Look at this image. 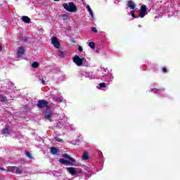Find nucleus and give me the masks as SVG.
Wrapping results in <instances>:
<instances>
[{"label":"nucleus","instance_id":"obj_1","mask_svg":"<svg viewBox=\"0 0 180 180\" xmlns=\"http://www.w3.org/2000/svg\"><path fill=\"white\" fill-rule=\"evenodd\" d=\"M45 119L48 120V122H53V120H56V122L58 120H61L58 123V127H60V125L61 123H63V118H61L60 115H53V112H51V110L50 108H46V110L44 112Z\"/></svg>","mask_w":180,"mask_h":180},{"label":"nucleus","instance_id":"obj_2","mask_svg":"<svg viewBox=\"0 0 180 180\" xmlns=\"http://www.w3.org/2000/svg\"><path fill=\"white\" fill-rule=\"evenodd\" d=\"M66 169L72 176H75V178L82 176V169L79 167H67Z\"/></svg>","mask_w":180,"mask_h":180},{"label":"nucleus","instance_id":"obj_3","mask_svg":"<svg viewBox=\"0 0 180 180\" xmlns=\"http://www.w3.org/2000/svg\"><path fill=\"white\" fill-rule=\"evenodd\" d=\"M64 158H66L67 160H69L70 162L64 160V159H59V162H60V164H64V165H72V164H74L75 162V159L70 158V155H68V154L65 153L63 155Z\"/></svg>","mask_w":180,"mask_h":180},{"label":"nucleus","instance_id":"obj_4","mask_svg":"<svg viewBox=\"0 0 180 180\" xmlns=\"http://www.w3.org/2000/svg\"><path fill=\"white\" fill-rule=\"evenodd\" d=\"M63 6L65 11H68V12H77V6L75 4H74V2H69V4L67 3H64L63 4Z\"/></svg>","mask_w":180,"mask_h":180},{"label":"nucleus","instance_id":"obj_5","mask_svg":"<svg viewBox=\"0 0 180 180\" xmlns=\"http://www.w3.org/2000/svg\"><path fill=\"white\" fill-rule=\"evenodd\" d=\"M147 11H148L147 6L146 5L141 6L138 18H141V19H143V18H144L146 15H148Z\"/></svg>","mask_w":180,"mask_h":180},{"label":"nucleus","instance_id":"obj_6","mask_svg":"<svg viewBox=\"0 0 180 180\" xmlns=\"http://www.w3.org/2000/svg\"><path fill=\"white\" fill-rule=\"evenodd\" d=\"M73 62L76 65H78V67H81L84 63H85V58H79L77 55L75 56L73 58Z\"/></svg>","mask_w":180,"mask_h":180},{"label":"nucleus","instance_id":"obj_7","mask_svg":"<svg viewBox=\"0 0 180 180\" xmlns=\"http://www.w3.org/2000/svg\"><path fill=\"white\" fill-rule=\"evenodd\" d=\"M37 105L39 108V109H43V108H49V101L46 100H39Z\"/></svg>","mask_w":180,"mask_h":180},{"label":"nucleus","instance_id":"obj_8","mask_svg":"<svg viewBox=\"0 0 180 180\" xmlns=\"http://www.w3.org/2000/svg\"><path fill=\"white\" fill-rule=\"evenodd\" d=\"M51 43L54 46L55 49H60V42H58V39H57V37H52Z\"/></svg>","mask_w":180,"mask_h":180},{"label":"nucleus","instance_id":"obj_9","mask_svg":"<svg viewBox=\"0 0 180 180\" xmlns=\"http://www.w3.org/2000/svg\"><path fill=\"white\" fill-rule=\"evenodd\" d=\"M101 79L105 82H109L112 79V76H110V73H107L102 77Z\"/></svg>","mask_w":180,"mask_h":180},{"label":"nucleus","instance_id":"obj_10","mask_svg":"<svg viewBox=\"0 0 180 180\" xmlns=\"http://www.w3.org/2000/svg\"><path fill=\"white\" fill-rule=\"evenodd\" d=\"M24 54H25V49L23 48V46H20L18 49L17 56L19 58H20V57H22Z\"/></svg>","mask_w":180,"mask_h":180},{"label":"nucleus","instance_id":"obj_11","mask_svg":"<svg viewBox=\"0 0 180 180\" xmlns=\"http://www.w3.org/2000/svg\"><path fill=\"white\" fill-rule=\"evenodd\" d=\"M83 75L89 79H95V75L93 72H85Z\"/></svg>","mask_w":180,"mask_h":180},{"label":"nucleus","instance_id":"obj_12","mask_svg":"<svg viewBox=\"0 0 180 180\" xmlns=\"http://www.w3.org/2000/svg\"><path fill=\"white\" fill-rule=\"evenodd\" d=\"M86 8L90 16H91L90 20H94L95 18H94V12L92 11V9L91 8V6H89V5H87L86 6Z\"/></svg>","mask_w":180,"mask_h":180},{"label":"nucleus","instance_id":"obj_13","mask_svg":"<svg viewBox=\"0 0 180 180\" xmlns=\"http://www.w3.org/2000/svg\"><path fill=\"white\" fill-rule=\"evenodd\" d=\"M51 153H52L53 155H58V148L55 147H51Z\"/></svg>","mask_w":180,"mask_h":180},{"label":"nucleus","instance_id":"obj_14","mask_svg":"<svg viewBox=\"0 0 180 180\" xmlns=\"http://www.w3.org/2000/svg\"><path fill=\"white\" fill-rule=\"evenodd\" d=\"M127 6L128 8H130V9H135L136 8V4L133 2L132 1H127Z\"/></svg>","mask_w":180,"mask_h":180},{"label":"nucleus","instance_id":"obj_15","mask_svg":"<svg viewBox=\"0 0 180 180\" xmlns=\"http://www.w3.org/2000/svg\"><path fill=\"white\" fill-rule=\"evenodd\" d=\"M2 134H4V136H9L11 134V132L9 131V129L4 128L1 130Z\"/></svg>","mask_w":180,"mask_h":180},{"label":"nucleus","instance_id":"obj_16","mask_svg":"<svg viewBox=\"0 0 180 180\" xmlns=\"http://www.w3.org/2000/svg\"><path fill=\"white\" fill-rule=\"evenodd\" d=\"M15 169H16V167H15V166H9L7 167V171L8 172H12L13 174H15Z\"/></svg>","mask_w":180,"mask_h":180},{"label":"nucleus","instance_id":"obj_17","mask_svg":"<svg viewBox=\"0 0 180 180\" xmlns=\"http://www.w3.org/2000/svg\"><path fill=\"white\" fill-rule=\"evenodd\" d=\"M22 22H25V23H30V18L27 16H22Z\"/></svg>","mask_w":180,"mask_h":180},{"label":"nucleus","instance_id":"obj_18","mask_svg":"<svg viewBox=\"0 0 180 180\" xmlns=\"http://www.w3.org/2000/svg\"><path fill=\"white\" fill-rule=\"evenodd\" d=\"M162 89H152L150 90V92H153V94H160V92H162Z\"/></svg>","mask_w":180,"mask_h":180},{"label":"nucleus","instance_id":"obj_19","mask_svg":"<svg viewBox=\"0 0 180 180\" xmlns=\"http://www.w3.org/2000/svg\"><path fill=\"white\" fill-rule=\"evenodd\" d=\"M58 56L61 57V58H65V53L63 51H60L58 52Z\"/></svg>","mask_w":180,"mask_h":180},{"label":"nucleus","instance_id":"obj_20","mask_svg":"<svg viewBox=\"0 0 180 180\" xmlns=\"http://www.w3.org/2000/svg\"><path fill=\"white\" fill-rule=\"evenodd\" d=\"M53 101H56V102H59L60 103H61V102H63V98L61 97H53Z\"/></svg>","mask_w":180,"mask_h":180},{"label":"nucleus","instance_id":"obj_21","mask_svg":"<svg viewBox=\"0 0 180 180\" xmlns=\"http://www.w3.org/2000/svg\"><path fill=\"white\" fill-rule=\"evenodd\" d=\"M89 46L92 49H95V43L93 41L89 43Z\"/></svg>","mask_w":180,"mask_h":180},{"label":"nucleus","instance_id":"obj_22","mask_svg":"<svg viewBox=\"0 0 180 180\" xmlns=\"http://www.w3.org/2000/svg\"><path fill=\"white\" fill-rule=\"evenodd\" d=\"M14 174H22V170L19 167H15V170Z\"/></svg>","mask_w":180,"mask_h":180},{"label":"nucleus","instance_id":"obj_23","mask_svg":"<svg viewBox=\"0 0 180 180\" xmlns=\"http://www.w3.org/2000/svg\"><path fill=\"white\" fill-rule=\"evenodd\" d=\"M101 88H106V83H100L98 84V89H101Z\"/></svg>","mask_w":180,"mask_h":180},{"label":"nucleus","instance_id":"obj_24","mask_svg":"<svg viewBox=\"0 0 180 180\" xmlns=\"http://www.w3.org/2000/svg\"><path fill=\"white\" fill-rule=\"evenodd\" d=\"M32 68H37L39 67V63L37 62H34L32 64Z\"/></svg>","mask_w":180,"mask_h":180},{"label":"nucleus","instance_id":"obj_25","mask_svg":"<svg viewBox=\"0 0 180 180\" xmlns=\"http://www.w3.org/2000/svg\"><path fill=\"white\" fill-rule=\"evenodd\" d=\"M89 158V156L88 155L87 153H84L83 154V157H82L83 160H88Z\"/></svg>","mask_w":180,"mask_h":180},{"label":"nucleus","instance_id":"obj_26","mask_svg":"<svg viewBox=\"0 0 180 180\" xmlns=\"http://www.w3.org/2000/svg\"><path fill=\"white\" fill-rule=\"evenodd\" d=\"M0 101H1V102H6V97L0 96Z\"/></svg>","mask_w":180,"mask_h":180},{"label":"nucleus","instance_id":"obj_27","mask_svg":"<svg viewBox=\"0 0 180 180\" xmlns=\"http://www.w3.org/2000/svg\"><path fill=\"white\" fill-rule=\"evenodd\" d=\"M25 155H27V157L28 158H30V159L33 158L32 157V154H30V153H29V152H27V151H25Z\"/></svg>","mask_w":180,"mask_h":180},{"label":"nucleus","instance_id":"obj_28","mask_svg":"<svg viewBox=\"0 0 180 180\" xmlns=\"http://www.w3.org/2000/svg\"><path fill=\"white\" fill-rule=\"evenodd\" d=\"M85 169L87 171V172H92V168L91 167H86Z\"/></svg>","mask_w":180,"mask_h":180},{"label":"nucleus","instance_id":"obj_29","mask_svg":"<svg viewBox=\"0 0 180 180\" xmlns=\"http://www.w3.org/2000/svg\"><path fill=\"white\" fill-rule=\"evenodd\" d=\"M130 15H131L132 18H134V19H136V18H139V17H136V15H134V11H131L130 12Z\"/></svg>","mask_w":180,"mask_h":180},{"label":"nucleus","instance_id":"obj_30","mask_svg":"<svg viewBox=\"0 0 180 180\" xmlns=\"http://www.w3.org/2000/svg\"><path fill=\"white\" fill-rule=\"evenodd\" d=\"M55 139L56 141H58V143H63V141H64L63 139H61L58 137H56Z\"/></svg>","mask_w":180,"mask_h":180},{"label":"nucleus","instance_id":"obj_31","mask_svg":"<svg viewBox=\"0 0 180 180\" xmlns=\"http://www.w3.org/2000/svg\"><path fill=\"white\" fill-rule=\"evenodd\" d=\"M91 30L94 33H98V30H96V27H92Z\"/></svg>","mask_w":180,"mask_h":180},{"label":"nucleus","instance_id":"obj_32","mask_svg":"<svg viewBox=\"0 0 180 180\" xmlns=\"http://www.w3.org/2000/svg\"><path fill=\"white\" fill-rule=\"evenodd\" d=\"M162 72H168V70L165 68H162Z\"/></svg>","mask_w":180,"mask_h":180},{"label":"nucleus","instance_id":"obj_33","mask_svg":"<svg viewBox=\"0 0 180 180\" xmlns=\"http://www.w3.org/2000/svg\"><path fill=\"white\" fill-rule=\"evenodd\" d=\"M78 50L81 53V51H82V46H79Z\"/></svg>","mask_w":180,"mask_h":180},{"label":"nucleus","instance_id":"obj_34","mask_svg":"<svg viewBox=\"0 0 180 180\" xmlns=\"http://www.w3.org/2000/svg\"><path fill=\"white\" fill-rule=\"evenodd\" d=\"M41 84H43V85H46V82L44 81V79H41Z\"/></svg>","mask_w":180,"mask_h":180},{"label":"nucleus","instance_id":"obj_35","mask_svg":"<svg viewBox=\"0 0 180 180\" xmlns=\"http://www.w3.org/2000/svg\"><path fill=\"white\" fill-rule=\"evenodd\" d=\"M75 141H72V144H77V143H75Z\"/></svg>","mask_w":180,"mask_h":180},{"label":"nucleus","instance_id":"obj_36","mask_svg":"<svg viewBox=\"0 0 180 180\" xmlns=\"http://www.w3.org/2000/svg\"><path fill=\"white\" fill-rule=\"evenodd\" d=\"M0 169H1V171H5V169H4V167H0Z\"/></svg>","mask_w":180,"mask_h":180},{"label":"nucleus","instance_id":"obj_37","mask_svg":"<svg viewBox=\"0 0 180 180\" xmlns=\"http://www.w3.org/2000/svg\"><path fill=\"white\" fill-rule=\"evenodd\" d=\"M102 70H103V71H104V72H106V69L103 68Z\"/></svg>","mask_w":180,"mask_h":180},{"label":"nucleus","instance_id":"obj_38","mask_svg":"<svg viewBox=\"0 0 180 180\" xmlns=\"http://www.w3.org/2000/svg\"><path fill=\"white\" fill-rule=\"evenodd\" d=\"M0 51H2V46L0 45Z\"/></svg>","mask_w":180,"mask_h":180},{"label":"nucleus","instance_id":"obj_39","mask_svg":"<svg viewBox=\"0 0 180 180\" xmlns=\"http://www.w3.org/2000/svg\"><path fill=\"white\" fill-rule=\"evenodd\" d=\"M53 1H55L56 2H58V1H60V0H53Z\"/></svg>","mask_w":180,"mask_h":180}]
</instances>
